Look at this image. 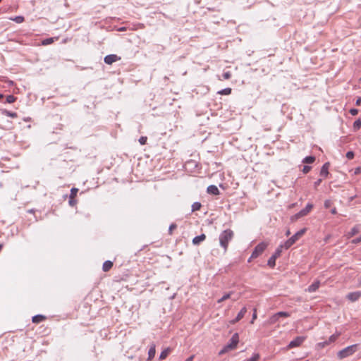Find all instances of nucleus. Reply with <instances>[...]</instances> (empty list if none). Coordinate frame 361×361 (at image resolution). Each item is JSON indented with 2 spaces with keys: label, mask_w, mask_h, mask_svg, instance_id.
<instances>
[{
  "label": "nucleus",
  "mask_w": 361,
  "mask_h": 361,
  "mask_svg": "<svg viewBox=\"0 0 361 361\" xmlns=\"http://www.w3.org/2000/svg\"><path fill=\"white\" fill-rule=\"evenodd\" d=\"M46 317L42 314H37L32 317V321L33 323L38 324L45 320Z\"/></svg>",
  "instance_id": "obj_16"
},
{
  "label": "nucleus",
  "mask_w": 361,
  "mask_h": 361,
  "mask_svg": "<svg viewBox=\"0 0 361 361\" xmlns=\"http://www.w3.org/2000/svg\"><path fill=\"white\" fill-rule=\"evenodd\" d=\"M78 192V188H71V194H70V196H69L70 199L75 198V196L77 195Z\"/></svg>",
  "instance_id": "obj_28"
},
{
  "label": "nucleus",
  "mask_w": 361,
  "mask_h": 361,
  "mask_svg": "<svg viewBox=\"0 0 361 361\" xmlns=\"http://www.w3.org/2000/svg\"><path fill=\"white\" fill-rule=\"evenodd\" d=\"M28 212L32 213V212H34V209H30V210L28 211Z\"/></svg>",
  "instance_id": "obj_51"
},
{
  "label": "nucleus",
  "mask_w": 361,
  "mask_h": 361,
  "mask_svg": "<svg viewBox=\"0 0 361 361\" xmlns=\"http://www.w3.org/2000/svg\"><path fill=\"white\" fill-rule=\"evenodd\" d=\"M279 319V317L277 316L276 314H274L271 317H269V319L267 320V323L269 325H272L276 323Z\"/></svg>",
  "instance_id": "obj_18"
},
{
  "label": "nucleus",
  "mask_w": 361,
  "mask_h": 361,
  "mask_svg": "<svg viewBox=\"0 0 361 361\" xmlns=\"http://www.w3.org/2000/svg\"><path fill=\"white\" fill-rule=\"evenodd\" d=\"M11 20L16 22V23H22L24 21L25 18L23 16H18L11 18Z\"/></svg>",
  "instance_id": "obj_26"
},
{
  "label": "nucleus",
  "mask_w": 361,
  "mask_h": 361,
  "mask_svg": "<svg viewBox=\"0 0 361 361\" xmlns=\"http://www.w3.org/2000/svg\"><path fill=\"white\" fill-rule=\"evenodd\" d=\"M284 249L283 247L280 245L276 250H275L274 253L272 255V256L268 259L267 265L270 267H274L276 265V259L280 257L282 250Z\"/></svg>",
  "instance_id": "obj_5"
},
{
  "label": "nucleus",
  "mask_w": 361,
  "mask_h": 361,
  "mask_svg": "<svg viewBox=\"0 0 361 361\" xmlns=\"http://www.w3.org/2000/svg\"><path fill=\"white\" fill-rule=\"evenodd\" d=\"M321 181V180H319V181L317 182V184L318 185L319 183V182Z\"/></svg>",
  "instance_id": "obj_57"
},
{
  "label": "nucleus",
  "mask_w": 361,
  "mask_h": 361,
  "mask_svg": "<svg viewBox=\"0 0 361 361\" xmlns=\"http://www.w3.org/2000/svg\"><path fill=\"white\" fill-rule=\"evenodd\" d=\"M313 206L314 205L312 204H307L303 209L300 210L299 212H298L294 216H293L291 217V220L295 221V220H298V219L307 215L310 212V210L313 208Z\"/></svg>",
  "instance_id": "obj_6"
},
{
  "label": "nucleus",
  "mask_w": 361,
  "mask_h": 361,
  "mask_svg": "<svg viewBox=\"0 0 361 361\" xmlns=\"http://www.w3.org/2000/svg\"><path fill=\"white\" fill-rule=\"evenodd\" d=\"M207 192L209 194L217 195L219 194V190L214 185H210L207 187Z\"/></svg>",
  "instance_id": "obj_13"
},
{
  "label": "nucleus",
  "mask_w": 361,
  "mask_h": 361,
  "mask_svg": "<svg viewBox=\"0 0 361 361\" xmlns=\"http://www.w3.org/2000/svg\"><path fill=\"white\" fill-rule=\"evenodd\" d=\"M169 353H170L169 348H166V349L162 350V352L161 353V354L159 355V360H163L166 359V357L169 355Z\"/></svg>",
  "instance_id": "obj_21"
},
{
  "label": "nucleus",
  "mask_w": 361,
  "mask_h": 361,
  "mask_svg": "<svg viewBox=\"0 0 361 361\" xmlns=\"http://www.w3.org/2000/svg\"><path fill=\"white\" fill-rule=\"evenodd\" d=\"M206 239V235L204 234H201L200 235L195 236L192 239L193 245H199L200 243L203 242Z\"/></svg>",
  "instance_id": "obj_15"
},
{
  "label": "nucleus",
  "mask_w": 361,
  "mask_h": 361,
  "mask_svg": "<svg viewBox=\"0 0 361 361\" xmlns=\"http://www.w3.org/2000/svg\"><path fill=\"white\" fill-rule=\"evenodd\" d=\"M314 159H315L314 157L309 156V157H306L304 159L303 162L310 164V163H312L314 161Z\"/></svg>",
  "instance_id": "obj_31"
},
{
  "label": "nucleus",
  "mask_w": 361,
  "mask_h": 361,
  "mask_svg": "<svg viewBox=\"0 0 361 361\" xmlns=\"http://www.w3.org/2000/svg\"><path fill=\"white\" fill-rule=\"evenodd\" d=\"M16 97H15L13 95H8L6 97V102L8 104H12L14 102H16Z\"/></svg>",
  "instance_id": "obj_30"
},
{
  "label": "nucleus",
  "mask_w": 361,
  "mask_h": 361,
  "mask_svg": "<svg viewBox=\"0 0 361 361\" xmlns=\"http://www.w3.org/2000/svg\"><path fill=\"white\" fill-rule=\"evenodd\" d=\"M147 140V137L146 136H142L139 139V142L140 145H144L146 144Z\"/></svg>",
  "instance_id": "obj_33"
},
{
  "label": "nucleus",
  "mask_w": 361,
  "mask_h": 361,
  "mask_svg": "<svg viewBox=\"0 0 361 361\" xmlns=\"http://www.w3.org/2000/svg\"><path fill=\"white\" fill-rule=\"evenodd\" d=\"M3 114H4L6 116L11 117V118H16L18 116L16 112H11L7 110L3 111Z\"/></svg>",
  "instance_id": "obj_24"
},
{
  "label": "nucleus",
  "mask_w": 361,
  "mask_h": 361,
  "mask_svg": "<svg viewBox=\"0 0 361 361\" xmlns=\"http://www.w3.org/2000/svg\"><path fill=\"white\" fill-rule=\"evenodd\" d=\"M113 267V262L111 261L107 260L105 261L102 266V269L104 271H108Z\"/></svg>",
  "instance_id": "obj_17"
},
{
  "label": "nucleus",
  "mask_w": 361,
  "mask_h": 361,
  "mask_svg": "<svg viewBox=\"0 0 361 361\" xmlns=\"http://www.w3.org/2000/svg\"><path fill=\"white\" fill-rule=\"evenodd\" d=\"M277 314V316L280 318V317H288L290 316V314L287 312H279L277 313H276Z\"/></svg>",
  "instance_id": "obj_32"
},
{
  "label": "nucleus",
  "mask_w": 361,
  "mask_h": 361,
  "mask_svg": "<svg viewBox=\"0 0 361 361\" xmlns=\"http://www.w3.org/2000/svg\"><path fill=\"white\" fill-rule=\"evenodd\" d=\"M125 29L123 27L121 28L119 30H124Z\"/></svg>",
  "instance_id": "obj_56"
},
{
  "label": "nucleus",
  "mask_w": 361,
  "mask_h": 361,
  "mask_svg": "<svg viewBox=\"0 0 361 361\" xmlns=\"http://www.w3.org/2000/svg\"><path fill=\"white\" fill-rule=\"evenodd\" d=\"M309 291H314L316 290V283H312L308 288Z\"/></svg>",
  "instance_id": "obj_35"
},
{
  "label": "nucleus",
  "mask_w": 361,
  "mask_h": 361,
  "mask_svg": "<svg viewBox=\"0 0 361 361\" xmlns=\"http://www.w3.org/2000/svg\"><path fill=\"white\" fill-rule=\"evenodd\" d=\"M121 59L120 56L116 54H109L104 57V61L106 64L111 65L114 62H116Z\"/></svg>",
  "instance_id": "obj_9"
},
{
  "label": "nucleus",
  "mask_w": 361,
  "mask_h": 361,
  "mask_svg": "<svg viewBox=\"0 0 361 361\" xmlns=\"http://www.w3.org/2000/svg\"><path fill=\"white\" fill-rule=\"evenodd\" d=\"M231 93V88L227 87L224 88L218 92V94L221 95H229Z\"/></svg>",
  "instance_id": "obj_23"
},
{
  "label": "nucleus",
  "mask_w": 361,
  "mask_h": 361,
  "mask_svg": "<svg viewBox=\"0 0 361 361\" xmlns=\"http://www.w3.org/2000/svg\"><path fill=\"white\" fill-rule=\"evenodd\" d=\"M350 113L351 115L355 116V115H357L358 114V110L356 109H351L350 110Z\"/></svg>",
  "instance_id": "obj_42"
},
{
  "label": "nucleus",
  "mask_w": 361,
  "mask_h": 361,
  "mask_svg": "<svg viewBox=\"0 0 361 361\" xmlns=\"http://www.w3.org/2000/svg\"><path fill=\"white\" fill-rule=\"evenodd\" d=\"M1 1V0H0V2Z\"/></svg>",
  "instance_id": "obj_58"
},
{
  "label": "nucleus",
  "mask_w": 361,
  "mask_h": 361,
  "mask_svg": "<svg viewBox=\"0 0 361 361\" xmlns=\"http://www.w3.org/2000/svg\"><path fill=\"white\" fill-rule=\"evenodd\" d=\"M229 350H231L229 348H227V346L225 345L222 350H221V351L219 352V355H223L224 353H226L227 352H228Z\"/></svg>",
  "instance_id": "obj_37"
},
{
  "label": "nucleus",
  "mask_w": 361,
  "mask_h": 361,
  "mask_svg": "<svg viewBox=\"0 0 361 361\" xmlns=\"http://www.w3.org/2000/svg\"><path fill=\"white\" fill-rule=\"evenodd\" d=\"M360 128H361V119H357L353 123V129L355 131H357Z\"/></svg>",
  "instance_id": "obj_27"
},
{
  "label": "nucleus",
  "mask_w": 361,
  "mask_h": 361,
  "mask_svg": "<svg viewBox=\"0 0 361 361\" xmlns=\"http://www.w3.org/2000/svg\"><path fill=\"white\" fill-rule=\"evenodd\" d=\"M336 337L334 336H331L329 338V342H334L336 340Z\"/></svg>",
  "instance_id": "obj_47"
},
{
  "label": "nucleus",
  "mask_w": 361,
  "mask_h": 361,
  "mask_svg": "<svg viewBox=\"0 0 361 361\" xmlns=\"http://www.w3.org/2000/svg\"><path fill=\"white\" fill-rule=\"evenodd\" d=\"M361 242V236L352 240L353 243L357 244Z\"/></svg>",
  "instance_id": "obj_43"
},
{
  "label": "nucleus",
  "mask_w": 361,
  "mask_h": 361,
  "mask_svg": "<svg viewBox=\"0 0 361 361\" xmlns=\"http://www.w3.org/2000/svg\"><path fill=\"white\" fill-rule=\"evenodd\" d=\"M357 345L354 344L338 351V353H337V356L339 359L341 360L353 355L357 351Z\"/></svg>",
  "instance_id": "obj_2"
},
{
  "label": "nucleus",
  "mask_w": 361,
  "mask_h": 361,
  "mask_svg": "<svg viewBox=\"0 0 361 361\" xmlns=\"http://www.w3.org/2000/svg\"><path fill=\"white\" fill-rule=\"evenodd\" d=\"M360 231V229H359V226H354L351 231L350 232H348V238H351L353 236H354L355 235H356L357 233H358Z\"/></svg>",
  "instance_id": "obj_20"
},
{
  "label": "nucleus",
  "mask_w": 361,
  "mask_h": 361,
  "mask_svg": "<svg viewBox=\"0 0 361 361\" xmlns=\"http://www.w3.org/2000/svg\"><path fill=\"white\" fill-rule=\"evenodd\" d=\"M346 157L348 159H353L354 158V153L351 151L350 152H348L346 153Z\"/></svg>",
  "instance_id": "obj_36"
},
{
  "label": "nucleus",
  "mask_w": 361,
  "mask_h": 361,
  "mask_svg": "<svg viewBox=\"0 0 361 361\" xmlns=\"http://www.w3.org/2000/svg\"><path fill=\"white\" fill-rule=\"evenodd\" d=\"M58 39H59L58 37L47 38V39L42 40V45H44V46L49 45V44H52L54 41L58 40Z\"/></svg>",
  "instance_id": "obj_19"
},
{
  "label": "nucleus",
  "mask_w": 361,
  "mask_h": 361,
  "mask_svg": "<svg viewBox=\"0 0 361 361\" xmlns=\"http://www.w3.org/2000/svg\"><path fill=\"white\" fill-rule=\"evenodd\" d=\"M290 234V231H287L286 232V235H288Z\"/></svg>",
  "instance_id": "obj_52"
},
{
  "label": "nucleus",
  "mask_w": 361,
  "mask_h": 361,
  "mask_svg": "<svg viewBox=\"0 0 361 361\" xmlns=\"http://www.w3.org/2000/svg\"><path fill=\"white\" fill-rule=\"evenodd\" d=\"M176 228V224H171L170 226H169V232L171 233L172 231L174 228Z\"/></svg>",
  "instance_id": "obj_44"
},
{
  "label": "nucleus",
  "mask_w": 361,
  "mask_h": 361,
  "mask_svg": "<svg viewBox=\"0 0 361 361\" xmlns=\"http://www.w3.org/2000/svg\"><path fill=\"white\" fill-rule=\"evenodd\" d=\"M356 105L357 106L361 105V97L357 98V99L356 100Z\"/></svg>",
  "instance_id": "obj_45"
},
{
  "label": "nucleus",
  "mask_w": 361,
  "mask_h": 361,
  "mask_svg": "<svg viewBox=\"0 0 361 361\" xmlns=\"http://www.w3.org/2000/svg\"><path fill=\"white\" fill-rule=\"evenodd\" d=\"M3 97V94H0V99Z\"/></svg>",
  "instance_id": "obj_54"
},
{
  "label": "nucleus",
  "mask_w": 361,
  "mask_h": 361,
  "mask_svg": "<svg viewBox=\"0 0 361 361\" xmlns=\"http://www.w3.org/2000/svg\"><path fill=\"white\" fill-rule=\"evenodd\" d=\"M155 353H156V345L154 343H152L149 349V351H148L147 360L149 361L152 360L154 358Z\"/></svg>",
  "instance_id": "obj_14"
},
{
  "label": "nucleus",
  "mask_w": 361,
  "mask_h": 361,
  "mask_svg": "<svg viewBox=\"0 0 361 361\" xmlns=\"http://www.w3.org/2000/svg\"><path fill=\"white\" fill-rule=\"evenodd\" d=\"M268 244L265 242L259 243L254 249L251 254L250 259H255L258 257L266 250Z\"/></svg>",
  "instance_id": "obj_4"
},
{
  "label": "nucleus",
  "mask_w": 361,
  "mask_h": 361,
  "mask_svg": "<svg viewBox=\"0 0 361 361\" xmlns=\"http://www.w3.org/2000/svg\"><path fill=\"white\" fill-rule=\"evenodd\" d=\"M224 301H225V300H223V297H221V298H219V299L217 300V302H218V303H220V302H224Z\"/></svg>",
  "instance_id": "obj_49"
},
{
  "label": "nucleus",
  "mask_w": 361,
  "mask_h": 361,
  "mask_svg": "<svg viewBox=\"0 0 361 361\" xmlns=\"http://www.w3.org/2000/svg\"><path fill=\"white\" fill-rule=\"evenodd\" d=\"M68 203L71 206V207H73L77 203V201L75 200V198H73V199H70L69 198V201H68Z\"/></svg>",
  "instance_id": "obj_38"
},
{
  "label": "nucleus",
  "mask_w": 361,
  "mask_h": 361,
  "mask_svg": "<svg viewBox=\"0 0 361 361\" xmlns=\"http://www.w3.org/2000/svg\"><path fill=\"white\" fill-rule=\"evenodd\" d=\"M194 357H195V355H192L190 356L188 358H187L185 361H193Z\"/></svg>",
  "instance_id": "obj_46"
},
{
  "label": "nucleus",
  "mask_w": 361,
  "mask_h": 361,
  "mask_svg": "<svg viewBox=\"0 0 361 361\" xmlns=\"http://www.w3.org/2000/svg\"><path fill=\"white\" fill-rule=\"evenodd\" d=\"M231 77V73L230 71L224 72L222 74V79L219 78V80H228Z\"/></svg>",
  "instance_id": "obj_29"
},
{
  "label": "nucleus",
  "mask_w": 361,
  "mask_h": 361,
  "mask_svg": "<svg viewBox=\"0 0 361 361\" xmlns=\"http://www.w3.org/2000/svg\"><path fill=\"white\" fill-rule=\"evenodd\" d=\"M331 212L333 214H336V209L335 207H334V208L331 209Z\"/></svg>",
  "instance_id": "obj_48"
},
{
  "label": "nucleus",
  "mask_w": 361,
  "mask_h": 361,
  "mask_svg": "<svg viewBox=\"0 0 361 361\" xmlns=\"http://www.w3.org/2000/svg\"><path fill=\"white\" fill-rule=\"evenodd\" d=\"M257 319V310L256 309H254V312L252 314V320H251V324H253L254 323V321Z\"/></svg>",
  "instance_id": "obj_39"
},
{
  "label": "nucleus",
  "mask_w": 361,
  "mask_h": 361,
  "mask_svg": "<svg viewBox=\"0 0 361 361\" xmlns=\"http://www.w3.org/2000/svg\"><path fill=\"white\" fill-rule=\"evenodd\" d=\"M201 203L199 202H195L192 204V212L198 211L201 208Z\"/></svg>",
  "instance_id": "obj_25"
},
{
  "label": "nucleus",
  "mask_w": 361,
  "mask_h": 361,
  "mask_svg": "<svg viewBox=\"0 0 361 361\" xmlns=\"http://www.w3.org/2000/svg\"><path fill=\"white\" fill-rule=\"evenodd\" d=\"M239 342V336L238 333H235L231 338L229 340L228 343L226 345L227 348H229L231 350L235 349L237 347V345Z\"/></svg>",
  "instance_id": "obj_7"
},
{
  "label": "nucleus",
  "mask_w": 361,
  "mask_h": 361,
  "mask_svg": "<svg viewBox=\"0 0 361 361\" xmlns=\"http://www.w3.org/2000/svg\"><path fill=\"white\" fill-rule=\"evenodd\" d=\"M233 294V292H229V293H225L222 297H223V300H226L229 298H231V295Z\"/></svg>",
  "instance_id": "obj_34"
},
{
  "label": "nucleus",
  "mask_w": 361,
  "mask_h": 361,
  "mask_svg": "<svg viewBox=\"0 0 361 361\" xmlns=\"http://www.w3.org/2000/svg\"><path fill=\"white\" fill-rule=\"evenodd\" d=\"M360 296L361 293L360 291H356L348 294L347 298L352 302H355L357 300L360 298Z\"/></svg>",
  "instance_id": "obj_12"
},
{
  "label": "nucleus",
  "mask_w": 361,
  "mask_h": 361,
  "mask_svg": "<svg viewBox=\"0 0 361 361\" xmlns=\"http://www.w3.org/2000/svg\"><path fill=\"white\" fill-rule=\"evenodd\" d=\"M9 83H10L11 85H13V81H10V82H9Z\"/></svg>",
  "instance_id": "obj_53"
},
{
  "label": "nucleus",
  "mask_w": 361,
  "mask_h": 361,
  "mask_svg": "<svg viewBox=\"0 0 361 361\" xmlns=\"http://www.w3.org/2000/svg\"><path fill=\"white\" fill-rule=\"evenodd\" d=\"M246 312H247V308L245 307H243L241 309V310L237 314L236 317L234 319L231 320L229 322V323L231 324H234L236 322H239L241 319H243L244 317V316L245 315Z\"/></svg>",
  "instance_id": "obj_10"
},
{
  "label": "nucleus",
  "mask_w": 361,
  "mask_h": 361,
  "mask_svg": "<svg viewBox=\"0 0 361 361\" xmlns=\"http://www.w3.org/2000/svg\"><path fill=\"white\" fill-rule=\"evenodd\" d=\"M317 345L319 346H322V347H324V344L322 343H317Z\"/></svg>",
  "instance_id": "obj_50"
},
{
  "label": "nucleus",
  "mask_w": 361,
  "mask_h": 361,
  "mask_svg": "<svg viewBox=\"0 0 361 361\" xmlns=\"http://www.w3.org/2000/svg\"><path fill=\"white\" fill-rule=\"evenodd\" d=\"M252 259H250V257L248 259V262H250Z\"/></svg>",
  "instance_id": "obj_55"
},
{
  "label": "nucleus",
  "mask_w": 361,
  "mask_h": 361,
  "mask_svg": "<svg viewBox=\"0 0 361 361\" xmlns=\"http://www.w3.org/2000/svg\"><path fill=\"white\" fill-rule=\"evenodd\" d=\"M234 236V233L231 229H226L222 231L219 235V244L224 248V252H226L229 243L232 240Z\"/></svg>",
  "instance_id": "obj_1"
},
{
  "label": "nucleus",
  "mask_w": 361,
  "mask_h": 361,
  "mask_svg": "<svg viewBox=\"0 0 361 361\" xmlns=\"http://www.w3.org/2000/svg\"><path fill=\"white\" fill-rule=\"evenodd\" d=\"M304 229L298 231L292 237L287 240L283 244H281V245L283 247L284 249L288 250L304 234Z\"/></svg>",
  "instance_id": "obj_3"
},
{
  "label": "nucleus",
  "mask_w": 361,
  "mask_h": 361,
  "mask_svg": "<svg viewBox=\"0 0 361 361\" xmlns=\"http://www.w3.org/2000/svg\"><path fill=\"white\" fill-rule=\"evenodd\" d=\"M305 338L303 336H297L295 338H294L293 341H291L288 345V349L293 348L300 346L303 341H305Z\"/></svg>",
  "instance_id": "obj_8"
},
{
  "label": "nucleus",
  "mask_w": 361,
  "mask_h": 361,
  "mask_svg": "<svg viewBox=\"0 0 361 361\" xmlns=\"http://www.w3.org/2000/svg\"><path fill=\"white\" fill-rule=\"evenodd\" d=\"M310 169H311L310 166H304L303 169H302V171H303V173H308L310 171Z\"/></svg>",
  "instance_id": "obj_41"
},
{
  "label": "nucleus",
  "mask_w": 361,
  "mask_h": 361,
  "mask_svg": "<svg viewBox=\"0 0 361 361\" xmlns=\"http://www.w3.org/2000/svg\"><path fill=\"white\" fill-rule=\"evenodd\" d=\"M329 167H330V163L329 162H326L325 163L323 166L322 167L321 169V171H320V176L322 178H327L328 175H329Z\"/></svg>",
  "instance_id": "obj_11"
},
{
  "label": "nucleus",
  "mask_w": 361,
  "mask_h": 361,
  "mask_svg": "<svg viewBox=\"0 0 361 361\" xmlns=\"http://www.w3.org/2000/svg\"><path fill=\"white\" fill-rule=\"evenodd\" d=\"M332 205V202L331 200H326L324 202V206L326 208H329Z\"/></svg>",
  "instance_id": "obj_40"
},
{
  "label": "nucleus",
  "mask_w": 361,
  "mask_h": 361,
  "mask_svg": "<svg viewBox=\"0 0 361 361\" xmlns=\"http://www.w3.org/2000/svg\"><path fill=\"white\" fill-rule=\"evenodd\" d=\"M260 358V355L258 353L252 354V357L245 360L244 361H258Z\"/></svg>",
  "instance_id": "obj_22"
}]
</instances>
